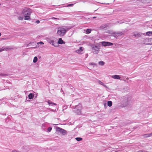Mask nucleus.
<instances>
[{"mask_svg": "<svg viewBox=\"0 0 152 152\" xmlns=\"http://www.w3.org/2000/svg\"><path fill=\"white\" fill-rule=\"evenodd\" d=\"M133 99L132 97L129 95H126L123 97L122 102V105L124 107L130 104L132 102Z\"/></svg>", "mask_w": 152, "mask_h": 152, "instance_id": "f257e3e1", "label": "nucleus"}, {"mask_svg": "<svg viewBox=\"0 0 152 152\" xmlns=\"http://www.w3.org/2000/svg\"><path fill=\"white\" fill-rule=\"evenodd\" d=\"M70 29L66 27L63 28V27H59L58 28L57 34L58 35L62 37L65 34L66 32Z\"/></svg>", "mask_w": 152, "mask_h": 152, "instance_id": "f03ea898", "label": "nucleus"}, {"mask_svg": "<svg viewBox=\"0 0 152 152\" xmlns=\"http://www.w3.org/2000/svg\"><path fill=\"white\" fill-rule=\"evenodd\" d=\"M92 52L95 54H97L99 51V49L100 48V45L97 44L96 45H92Z\"/></svg>", "mask_w": 152, "mask_h": 152, "instance_id": "7ed1b4c3", "label": "nucleus"}, {"mask_svg": "<svg viewBox=\"0 0 152 152\" xmlns=\"http://www.w3.org/2000/svg\"><path fill=\"white\" fill-rule=\"evenodd\" d=\"M31 10L28 8H24L22 11V14L23 15H31Z\"/></svg>", "mask_w": 152, "mask_h": 152, "instance_id": "20e7f679", "label": "nucleus"}, {"mask_svg": "<svg viewBox=\"0 0 152 152\" xmlns=\"http://www.w3.org/2000/svg\"><path fill=\"white\" fill-rule=\"evenodd\" d=\"M56 131L57 132H60L64 135L67 134V132L66 130L59 127H56Z\"/></svg>", "mask_w": 152, "mask_h": 152, "instance_id": "39448f33", "label": "nucleus"}, {"mask_svg": "<svg viewBox=\"0 0 152 152\" xmlns=\"http://www.w3.org/2000/svg\"><path fill=\"white\" fill-rule=\"evenodd\" d=\"M101 43L102 45L104 47L112 46L113 45V43L103 41Z\"/></svg>", "mask_w": 152, "mask_h": 152, "instance_id": "423d86ee", "label": "nucleus"}, {"mask_svg": "<svg viewBox=\"0 0 152 152\" xmlns=\"http://www.w3.org/2000/svg\"><path fill=\"white\" fill-rule=\"evenodd\" d=\"M48 42L50 44H51L52 45L55 47H57V44L56 43H55L53 40H52L50 39H49L47 40Z\"/></svg>", "mask_w": 152, "mask_h": 152, "instance_id": "0eeeda50", "label": "nucleus"}, {"mask_svg": "<svg viewBox=\"0 0 152 152\" xmlns=\"http://www.w3.org/2000/svg\"><path fill=\"white\" fill-rule=\"evenodd\" d=\"M83 48L82 47H80L79 49L76 51V52L79 54H82L83 50Z\"/></svg>", "mask_w": 152, "mask_h": 152, "instance_id": "6e6552de", "label": "nucleus"}, {"mask_svg": "<svg viewBox=\"0 0 152 152\" xmlns=\"http://www.w3.org/2000/svg\"><path fill=\"white\" fill-rule=\"evenodd\" d=\"M82 108L75 109L74 110L75 112L77 115H80L81 114V110Z\"/></svg>", "mask_w": 152, "mask_h": 152, "instance_id": "1a4fd4ad", "label": "nucleus"}, {"mask_svg": "<svg viewBox=\"0 0 152 152\" xmlns=\"http://www.w3.org/2000/svg\"><path fill=\"white\" fill-rule=\"evenodd\" d=\"M12 48H10V46H7L6 47H3L1 49L2 51L4 50L7 51L8 50H11L12 49Z\"/></svg>", "mask_w": 152, "mask_h": 152, "instance_id": "9d476101", "label": "nucleus"}, {"mask_svg": "<svg viewBox=\"0 0 152 152\" xmlns=\"http://www.w3.org/2000/svg\"><path fill=\"white\" fill-rule=\"evenodd\" d=\"M142 136H143V137L144 138H146L147 137H150L152 136V132L151 133H150L143 134L142 135Z\"/></svg>", "mask_w": 152, "mask_h": 152, "instance_id": "9b49d317", "label": "nucleus"}, {"mask_svg": "<svg viewBox=\"0 0 152 152\" xmlns=\"http://www.w3.org/2000/svg\"><path fill=\"white\" fill-rule=\"evenodd\" d=\"M58 44H64L65 43V42L61 38H60L58 39Z\"/></svg>", "mask_w": 152, "mask_h": 152, "instance_id": "f8f14e48", "label": "nucleus"}, {"mask_svg": "<svg viewBox=\"0 0 152 152\" xmlns=\"http://www.w3.org/2000/svg\"><path fill=\"white\" fill-rule=\"evenodd\" d=\"M24 20H31V19L30 18V15H24Z\"/></svg>", "mask_w": 152, "mask_h": 152, "instance_id": "ddd939ff", "label": "nucleus"}, {"mask_svg": "<svg viewBox=\"0 0 152 152\" xmlns=\"http://www.w3.org/2000/svg\"><path fill=\"white\" fill-rule=\"evenodd\" d=\"M112 78L116 79H120L121 78L120 76L117 75H113L112 76Z\"/></svg>", "mask_w": 152, "mask_h": 152, "instance_id": "4468645a", "label": "nucleus"}, {"mask_svg": "<svg viewBox=\"0 0 152 152\" xmlns=\"http://www.w3.org/2000/svg\"><path fill=\"white\" fill-rule=\"evenodd\" d=\"M82 108V105L81 104L79 103L78 105H76L75 109Z\"/></svg>", "mask_w": 152, "mask_h": 152, "instance_id": "2eb2a0df", "label": "nucleus"}, {"mask_svg": "<svg viewBox=\"0 0 152 152\" xmlns=\"http://www.w3.org/2000/svg\"><path fill=\"white\" fill-rule=\"evenodd\" d=\"M34 94L33 93H30L28 95V97L29 99H32L33 98Z\"/></svg>", "mask_w": 152, "mask_h": 152, "instance_id": "dca6fc26", "label": "nucleus"}, {"mask_svg": "<svg viewBox=\"0 0 152 152\" xmlns=\"http://www.w3.org/2000/svg\"><path fill=\"white\" fill-rule=\"evenodd\" d=\"M134 36L135 37H140L141 36V34L140 33H138L135 34H134Z\"/></svg>", "mask_w": 152, "mask_h": 152, "instance_id": "f3484780", "label": "nucleus"}, {"mask_svg": "<svg viewBox=\"0 0 152 152\" xmlns=\"http://www.w3.org/2000/svg\"><path fill=\"white\" fill-rule=\"evenodd\" d=\"M150 1V0H141L142 2L145 4L149 3Z\"/></svg>", "mask_w": 152, "mask_h": 152, "instance_id": "a211bd4d", "label": "nucleus"}, {"mask_svg": "<svg viewBox=\"0 0 152 152\" xmlns=\"http://www.w3.org/2000/svg\"><path fill=\"white\" fill-rule=\"evenodd\" d=\"M107 105L110 107H111L112 105V102L110 101H108L107 102Z\"/></svg>", "mask_w": 152, "mask_h": 152, "instance_id": "6ab92c4d", "label": "nucleus"}, {"mask_svg": "<svg viewBox=\"0 0 152 152\" xmlns=\"http://www.w3.org/2000/svg\"><path fill=\"white\" fill-rule=\"evenodd\" d=\"M116 34H117V35H118V36H121L123 35L124 33L122 32L119 31L116 33Z\"/></svg>", "mask_w": 152, "mask_h": 152, "instance_id": "aec40b11", "label": "nucleus"}, {"mask_svg": "<svg viewBox=\"0 0 152 152\" xmlns=\"http://www.w3.org/2000/svg\"><path fill=\"white\" fill-rule=\"evenodd\" d=\"M38 60V58L37 56H35L33 60V62L34 63H36Z\"/></svg>", "mask_w": 152, "mask_h": 152, "instance_id": "412c9836", "label": "nucleus"}, {"mask_svg": "<svg viewBox=\"0 0 152 152\" xmlns=\"http://www.w3.org/2000/svg\"><path fill=\"white\" fill-rule=\"evenodd\" d=\"M75 139L76 140L78 141H81L83 140V138L81 137H76Z\"/></svg>", "mask_w": 152, "mask_h": 152, "instance_id": "4be33fe9", "label": "nucleus"}, {"mask_svg": "<svg viewBox=\"0 0 152 152\" xmlns=\"http://www.w3.org/2000/svg\"><path fill=\"white\" fill-rule=\"evenodd\" d=\"M99 64L100 65L103 66L104 65V62L103 61H101L99 62Z\"/></svg>", "mask_w": 152, "mask_h": 152, "instance_id": "5701e85b", "label": "nucleus"}, {"mask_svg": "<svg viewBox=\"0 0 152 152\" xmlns=\"http://www.w3.org/2000/svg\"><path fill=\"white\" fill-rule=\"evenodd\" d=\"M146 34L148 36H150L152 35V31H148L146 33Z\"/></svg>", "mask_w": 152, "mask_h": 152, "instance_id": "b1692460", "label": "nucleus"}, {"mask_svg": "<svg viewBox=\"0 0 152 152\" xmlns=\"http://www.w3.org/2000/svg\"><path fill=\"white\" fill-rule=\"evenodd\" d=\"M91 30L90 29H87L86 30V34H89L91 33Z\"/></svg>", "mask_w": 152, "mask_h": 152, "instance_id": "393cba45", "label": "nucleus"}, {"mask_svg": "<svg viewBox=\"0 0 152 152\" xmlns=\"http://www.w3.org/2000/svg\"><path fill=\"white\" fill-rule=\"evenodd\" d=\"M107 26L106 25H102L101 26V28L102 29H104L105 28L107 27Z\"/></svg>", "mask_w": 152, "mask_h": 152, "instance_id": "a878e982", "label": "nucleus"}, {"mask_svg": "<svg viewBox=\"0 0 152 152\" xmlns=\"http://www.w3.org/2000/svg\"><path fill=\"white\" fill-rule=\"evenodd\" d=\"M52 129V128L51 127H49L48 129L47 132H50L51 130Z\"/></svg>", "mask_w": 152, "mask_h": 152, "instance_id": "bb28decb", "label": "nucleus"}, {"mask_svg": "<svg viewBox=\"0 0 152 152\" xmlns=\"http://www.w3.org/2000/svg\"><path fill=\"white\" fill-rule=\"evenodd\" d=\"M18 18L20 20H23V17L19 16L18 17Z\"/></svg>", "mask_w": 152, "mask_h": 152, "instance_id": "cd10ccee", "label": "nucleus"}, {"mask_svg": "<svg viewBox=\"0 0 152 152\" xmlns=\"http://www.w3.org/2000/svg\"><path fill=\"white\" fill-rule=\"evenodd\" d=\"M113 34L112 35V36L114 37H115L116 36H117V34H116V33H115V32H113Z\"/></svg>", "mask_w": 152, "mask_h": 152, "instance_id": "c85d7f7f", "label": "nucleus"}, {"mask_svg": "<svg viewBox=\"0 0 152 152\" xmlns=\"http://www.w3.org/2000/svg\"><path fill=\"white\" fill-rule=\"evenodd\" d=\"M74 4H68L67 5V7H72L73 5Z\"/></svg>", "mask_w": 152, "mask_h": 152, "instance_id": "c756f323", "label": "nucleus"}, {"mask_svg": "<svg viewBox=\"0 0 152 152\" xmlns=\"http://www.w3.org/2000/svg\"><path fill=\"white\" fill-rule=\"evenodd\" d=\"M99 83L100 85H101L102 86H103V85L104 83L103 82H101V81L99 80Z\"/></svg>", "mask_w": 152, "mask_h": 152, "instance_id": "7c9ffc66", "label": "nucleus"}, {"mask_svg": "<svg viewBox=\"0 0 152 152\" xmlns=\"http://www.w3.org/2000/svg\"><path fill=\"white\" fill-rule=\"evenodd\" d=\"M89 64L91 65H96V64L92 62L89 63Z\"/></svg>", "mask_w": 152, "mask_h": 152, "instance_id": "2f4dec72", "label": "nucleus"}, {"mask_svg": "<svg viewBox=\"0 0 152 152\" xmlns=\"http://www.w3.org/2000/svg\"><path fill=\"white\" fill-rule=\"evenodd\" d=\"M116 23H120V24H121L122 23H123V22H122L121 21H117L116 22Z\"/></svg>", "mask_w": 152, "mask_h": 152, "instance_id": "473e14b6", "label": "nucleus"}, {"mask_svg": "<svg viewBox=\"0 0 152 152\" xmlns=\"http://www.w3.org/2000/svg\"><path fill=\"white\" fill-rule=\"evenodd\" d=\"M48 103L49 104H52V102L50 100L48 101Z\"/></svg>", "mask_w": 152, "mask_h": 152, "instance_id": "72a5a7b5", "label": "nucleus"}, {"mask_svg": "<svg viewBox=\"0 0 152 152\" xmlns=\"http://www.w3.org/2000/svg\"><path fill=\"white\" fill-rule=\"evenodd\" d=\"M6 75L5 74H3V73H1L0 74V76H4Z\"/></svg>", "mask_w": 152, "mask_h": 152, "instance_id": "f704fd0d", "label": "nucleus"}, {"mask_svg": "<svg viewBox=\"0 0 152 152\" xmlns=\"http://www.w3.org/2000/svg\"><path fill=\"white\" fill-rule=\"evenodd\" d=\"M35 23H37V24L39 23L40 21L39 20H37L35 21Z\"/></svg>", "mask_w": 152, "mask_h": 152, "instance_id": "c9c22d12", "label": "nucleus"}, {"mask_svg": "<svg viewBox=\"0 0 152 152\" xmlns=\"http://www.w3.org/2000/svg\"><path fill=\"white\" fill-rule=\"evenodd\" d=\"M104 107L105 108H106V107H107V106L106 104H105V103L104 104Z\"/></svg>", "mask_w": 152, "mask_h": 152, "instance_id": "e433bc0d", "label": "nucleus"}, {"mask_svg": "<svg viewBox=\"0 0 152 152\" xmlns=\"http://www.w3.org/2000/svg\"><path fill=\"white\" fill-rule=\"evenodd\" d=\"M39 44H43L44 43L42 42H40L38 43Z\"/></svg>", "mask_w": 152, "mask_h": 152, "instance_id": "4c0bfd02", "label": "nucleus"}, {"mask_svg": "<svg viewBox=\"0 0 152 152\" xmlns=\"http://www.w3.org/2000/svg\"><path fill=\"white\" fill-rule=\"evenodd\" d=\"M12 152H19V151L16 150H13L12 151Z\"/></svg>", "mask_w": 152, "mask_h": 152, "instance_id": "58836bf2", "label": "nucleus"}, {"mask_svg": "<svg viewBox=\"0 0 152 152\" xmlns=\"http://www.w3.org/2000/svg\"><path fill=\"white\" fill-rule=\"evenodd\" d=\"M50 110L51 111H53V112H55V110L52 109H50Z\"/></svg>", "mask_w": 152, "mask_h": 152, "instance_id": "ea45409f", "label": "nucleus"}, {"mask_svg": "<svg viewBox=\"0 0 152 152\" xmlns=\"http://www.w3.org/2000/svg\"><path fill=\"white\" fill-rule=\"evenodd\" d=\"M56 19V20H59V19L58 18H55V19Z\"/></svg>", "mask_w": 152, "mask_h": 152, "instance_id": "a19ab883", "label": "nucleus"}, {"mask_svg": "<svg viewBox=\"0 0 152 152\" xmlns=\"http://www.w3.org/2000/svg\"><path fill=\"white\" fill-rule=\"evenodd\" d=\"M52 104H53V105H56V104L55 103H53V102H52Z\"/></svg>", "mask_w": 152, "mask_h": 152, "instance_id": "79ce46f5", "label": "nucleus"}, {"mask_svg": "<svg viewBox=\"0 0 152 152\" xmlns=\"http://www.w3.org/2000/svg\"><path fill=\"white\" fill-rule=\"evenodd\" d=\"M103 86L104 87H106V88H107V86H106L105 85H104V84H103Z\"/></svg>", "mask_w": 152, "mask_h": 152, "instance_id": "37998d69", "label": "nucleus"}, {"mask_svg": "<svg viewBox=\"0 0 152 152\" xmlns=\"http://www.w3.org/2000/svg\"><path fill=\"white\" fill-rule=\"evenodd\" d=\"M51 19H55V17H52L51 18Z\"/></svg>", "mask_w": 152, "mask_h": 152, "instance_id": "c03bdc74", "label": "nucleus"}, {"mask_svg": "<svg viewBox=\"0 0 152 152\" xmlns=\"http://www.w3.org/2000/svg\"><path fill=\"white\" fill-rule=\"evenodd\" d=\"M61 92H63V91L62 90V89H61Z\"/></svg>", "mask_w": 152, "mask_h": 152, "instance_id": "a18cd8bd", "label": "nucleus"}, {"mask_svg": "<svg viewBox=\"0 0 152 152\" xmlns=\"http://www.w3.org/2000/svg\"><path fill=\"white\" fill-rule=\"evenodd\" d=\"M2 52L1 49L0 48V52Z\"/></svg>", "mask_w": 152, "mask_h": 152, "instance_id": "49530a36", "label": "nucleus"}, {"mask_svg": "<svg viewBox=\"0 0 152 152\" xmlns=\"http://www.w3.org/2000/svg\"><path fill=\"white\" fill-rule=\"evenodd\" d=\"M96 18V17H93V18Z\"/></svg>", "mask_w": 152, "mask_h": 152, "instance_id": "de8ad7c7", "label": "nucleus"}, {"mask_svg": "<svg viewBox=\"0 0 152 152\" xmlns=\"http://www.w3.org/2000/svg\"><path fill=\"white\" fill-rule=\"evenodd\" d=\"M151 28H152V25H151Z\"/></svg>", "mask_w": 152, "mask_h": 152, "instance_id": "09e8293b", "label": "nucleus"}]
</instances>
